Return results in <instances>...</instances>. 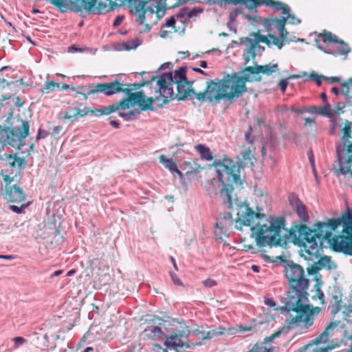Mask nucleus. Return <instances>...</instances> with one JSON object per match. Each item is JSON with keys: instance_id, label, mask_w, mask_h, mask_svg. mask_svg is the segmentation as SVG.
Instances as JSON below:
<instances>
[{"instance_id": "nucleus-60", "label": "nucleus", "mask_w": 352, "mask_h": 352, "mask_svg": "<svg viewBox=\"0 0 352 352\" xmlns=\"http://www.w3.org/2000/svg\"><path fill=\"white\" fill-rule=\"evenodd\" d=\"M170 276L171 277V279L175 285L182 286L183 283L180 278L174 273V272H169Z\"/></svg>"}, {"instance_id": "nucleus-61", "label": "nucleus", "mask_w": 352, "mask_h": 352, "mask_svg": "<svg viewBox=\"0 0 352 352\" xmlns=\"http://www.w3.org/2000/svg\"><path fill=\"white\" fill-rule=\"evenodd\" d=\"M203 285L206 287L210 288V287H212L217 285V282L214 280L211 279V278H208V279H206V280L203 281Z\"/></svg>"}, {"instance_id": "nucleus-3", "label": "nucleus", "mask_w": 352, "mask_h": 352, "mask_svg": "<svg viewBox=\"0 0 352 352\" xmlns=\"http://www.w3.org/2000/svg\"><path fill=\"white\" fill-rule=\"evenodd\" d=\"M212 166L216 168L218 182L221 184L222 188L219 190V196L223 204L228 209H232L233 199L232 193L234 190L233 185L243 188V182L239 173H236L235 162L226 155L221 160H215Z\"/></svg>"}, {"instance_id": "nucleus-27", "label": "nucleus", "mask_w": 352, "mask_h": 352, "mask_svg": "<svg viewBox=\"0 0 352 352\" xmlns=\"http://www.w3.org/2000/svg\"><path fill=\"white\" fill-rule=\"evenodd\" d=\"M61 13H65L69 10L71 0H49Z\"/></svg>"}, {"instance_id": "nucleus-37", "label": "nucleus", "mask_w": 352, "mask_h": 352, "mask_svg": "<svg viewBox=\"0 0 352 352\" xmlns=\"http://www.w3.org/2000/svg\"><path fill=\"white\" fill-rule=\"evenodd\" d=\"M319 115L327 116L328 118H332L334 113L332 112L331 105L329 102L324 104L323 107H320Z\"/></svg>"}, {"instance_id": "nucleus-21", "label": "nucleus", "mask_w": 352, "mask_h": 352, "mask_svg": "<svg viewBox=\"0 0 352 352\" xmlns=\"http://www.w3.org/2000/svg\"><path fill=\"white\" fill-rule=\"evenodd\" d=\"M242 224L245 226H250L255 219H261L265 217L263 213L255 212L248 205L245 206V211L241 214Z\"/></svg>"}, {"instance_id": "nucleus-54", "label": "nucleus", "mask_w": 352, "mask_h": 352, "mask_svg": "<svg viewBox=\"0 0 352 352\" xmlns=\"http://www.w3.org/2000/svg\"><path fill=\"white\" fill-rule=\"evenodd\" d=\"M331 262V260L330 256H324L321 257L317 263L320 266V267H322L329 265Z\"/></svg>"}, {"instance_id": "nucleus-47", "label": "nucleus", "mask_w": 352, "mask_h": 352, "mask_svg": "<svg viewBox=\"0 0 352 352\" xmlns=\"http://www.w3.org/2000/svg\"><path fill=\"white\" fill-rule=\"evenodd\" d=\"M1 176L3 177V180L5 184L4 186H3V188H11V186L14 185V184H12V183L14 180V177H11L8 175H4L3 173H1Z\"/></svg>"}, {"instance_id": "nucleus-36", "label": "nucleus", "mask_w": 352, "mask_h": 352, "mask_svg": "<svg viewBox=\"0 0 352 352\" xmlns=\"http://www.w3.org/2000/svg\"><path fill=\"white\" fill-rule=\"evenodd\" d=\"M327 79V77L322 75H318L316 72L314 71H312L310 74L309 75L307 79L306 80H313L314 81L318 86H320L322 84V80Z\"/></svg>"}, {"instance_id": "nucleus-6", "label": "nucleus", "mask_w": 352, "mask_h": 352, "mask_svg": "<svg viewBox=\"0 0 352 352\" xmlns=\"http://www.w3.org/2000/svg\"><path fill=\"white\" fill-rule=\"evenodd\" d=\"M298 287L289 285L287 292L285 302L294 309V312L298 315L291 319H286L285 323L288 329H292L295 326L303 322V327L308 329L314 324V307L312 305H305L300 301L298 296Z\"/></svg>"}, {"instance_id": "nucleus-24", "label": "nucleus", "mask_w": 352, "mask_h": 352, "mask_svg": "<svg viewBox=\"0 0 352 352\" xmlns=\"http://www.w3.org/2000/svg\"><path fill=\"white\" fill-rule=\"evenodd\" d=\"M255 0H222L221 8H226L227 5H244L249 10H254Z\"/></svg>"}, {"instance_id": "nucleus-38", "label": "nucleus", "mask_w": 352, "mask_h": 352, "mask_svg": "<svg viewBox=\"0 0 352 352\" xmlns=\"http://www.w3.org/2000/svg\"><path fill=\"white\" fill-rule=\"evenodd\" d=\"M55 90V82L47 81L43 85V88L41 89L42 94H50Z\"/></svg>"}, {"instance_id": "nucleus-7", "label": "nucleus", "mask_w": 352, "mask_h": 352, "mask_svg": "<svg viewBox=\"0 0 352 352\" xmlns=\"http://www.w3.org/2000/svg\"><path fill=\"white\" fill-rule=\"evenodd\" d=\"M122 85L123 84L118 79L108 83H98L95 87V89L91 91L90 93L101 92L107 96L118 93L125 94L127 96L126 98H122L118 103H115L118 110H124L129 107V104L131 106L137 105V103L140 101L138 100V98L140 97L138 94L131 92V90L128 89H123Z\"/></svg>"}, {"instance_id": "nucleus-15", "label": "nucleus", "mask_w": 352, "mask_h": 352, "mask_svg": "<svg viewBox=\"0 0 352 352\" xmlns=\"http://www.w3.org/2000/svg\"><path fill=\"white\" fill-rule=\"evenodd\" d=\"M344 233L346 235L333 239L332 248L337 252L352 256V225L351 227L344 226Z\"/></svg>"}, {"instance_id": "nucleus-50", "label": "nucleus", "mask_w": 352, "mask_h": 352, "mask_svg": "<svg viewBox=\"0 0 352 352\" xmlns=\"http://www.w3.org/2000/svg\"><path fill=\"white\" fill-rule=\"evenodd\" d=\"M188 8L187 7L182 8L179 10V11L174 15L175 19L180 20V21L184 24V21L182 20L186 16H188Z\"/></svg>"}, {"instance_id": "nucleus-34", "label": "nucleus", "mask_w": 352, "mask_h": 352, "mask_svg": "<svg viewBox=\"0 0 352 352\" xmlns=\"http://www.w3.org/2000/svg\"><path fill=\"white\" fill-rule=\"evenodd\" d=\"M164 345L168 349H176L177 347H184L185 345L182 339H175L173 340H168V337L164 342Z\"/></svg>"}, {"instance_id": "nucleus-16", "label": "nucleus", "mask_w": 352, "mask_h": 352, "mask_svg": "<svg viewBox=\"0 0 352 352\" xmlns=\"http://www.w3.org/2000/svg\"><path fill=\"white\" fill-rule=\"evenodd\" d=\"M0 193L3 199L8 203L20 204L26 199V195L18 184H14L11 188H0Z\"/></svg>"}, {"instance_id": "nucleus-35", "label": "nucleus", "mask_w": 352, "mask_h": 352, "mask_svg": "<svg viewBox=\"0 0 352 352\" xmlns=\"http://www.w3.org/2000/svg\"><path fill=\"white\" fill-rule=\"evenodd\" d=\"M331 303L336 307V309L333 311V313L336 314L341 308L342 294L339 291H335L334 293L332 294Z\"/></svg>"}, {"instance_id": "nucleus-13", "label": "nucleus", "mask_w": 352, "mask_h": 352, "mask_svg": "<svg viewBox=\"0 0 352 352\" xmlns=\"http://www.w3.org/2000/svg\"><path fill=\"white\" fill-rule=\"evenodd\" d=\"M340 324V321H332L325 328L324 331L311 342L300 347L299 352H329L332 348L328 346H321V344L326 343L331 332L336 328Z\"/></svg>"}, {"instance_id": "nucleus-53", "label": "nucleus", "mask_w": 352, "mask_h": 352, "mask_svg": "<svg viewBox=\"0 0 352 352\" xmlns=\"http://www.w3.org/2000/svg\"><path fill=\"white\" fill-rule=\"evenodd\" d=\"M204 8L200 7H195L189 12H188V18L191 19L194 16H197L199 14L203 12Z\"/></svg>"}, {"instance_id": "nucleus-9", "label": "nucleus", "mask_w": 352, "mask_h": 352, "mask_svg": "<svg viewBox=\"0 0 352 352\" xmlns=\"http://www.w3.org/2000/svg\"><path fill=\"white\" fill-rule=\"evenodd\" d=\"M187 67H180L174 72H168L162 74L157 80L159 92L166 94L173 100L174 91L173 85L179 82H188L186 77Z\"/></svg>"}, {"instance_id": "nucleus-18", "label": "nucleus", "mask_w": 352, "mask_h": 352, "mask_svg": "<svg viewBox=\"0 0 352 352\" xmlns=\"http://www.w3.org/2000/svg\"><path fill=\"white\" fill-rule=\"evenodd\" d=\"M254 12H257L256 8L261 5H265L267 7H271L275 11L281 10L282 14H288L291 12L290 7L281 1L274 0H255Z\"/></svg>"}, {"instance_id": "nucleus-43", "label": "nucleus", "mask_w": 352, "mask_h": 352, "mask_svg": "<svg viewBox=\"0 0 352 352\" xmlns=\"http://www.w3.org/2000/svg\"><path fill=\"white\" fill-rule=\"evenodd\" d=\"M285 17L287 18V23L292 25H298L301 23V20L298 19L294 14H291V12H289L288 14H283Z\"/></svg>"}, {"instance_id": "nucleus-62", "label": "nucleus", "mask_w": 352, "mask_h": 352, "mask_svg": "<svg viewBox=\"0 0 352 352\" xmlns=\"http://www.w3.org/2000/svg\"><path fill=\"white\" fill-rule=\"evenodd\" d=\"M156 8H157V11H156L157 16L159 19L163 17L165 15L166 8V7H161L160 6H157L156 7Z\"/></svg>"}, {"instance_id": "nucleus-5", "label": "nucleus", "mask_w": 352, "mask_h": 352, "mask_svg": "<svg viewBox=\"0 0 352 352\" xmlns=\"http://www.w3.org/2000/svg\"><path fill=\"white\" fill-rule=\"evenodd\" d=\"M13 109H10L6 124L0 125V151L4 149L6 145L20 149L25 145L24 140L29 135L30 124L28 121L19 118L20 126H13Z\"/></svg>"}, {"instance_id": "nucleus-64", "label": "nucleus", "mask_w": 352, "mask_h": 352, "mask_svg": "<svg viewBox=\"0 0 352 352\" xmlns=\"http://www.w3.org/2000/svg\"><path fill=\"white\" fill-rule=\"evenodd\" d=\"M307 111L309 113L319 115L320 107L314 106V105L313 106L307 107Z\"/></svg>"}, {"instance_id": "nucleus-31", "label": "nucleus", "mask_w": 352, "mask_h": 352, "mask_svg": "<svg viewBox=\"0 0 352 352\" xmlns=\"http://www.w3.org/2000/svg\"><path fill=\"white\" fill-rule=\"evenodd\" d=\"M118 111V107H116L115 103L109 105V106H104L101 109H95L90 111V113H95L96 111H99L98 116L102 115H109L111 113L116 112Z\"/></svg>"}, {"instance_id": "nucleus-12", "label": "nucleus", "mask_w": 352, "mask_h": 352, "mask_svg": "<svg viewBox=\"0 0 352 352\" xmlns=\"http://www.w3.org/2000/svg\"><path fill=\"white\" fill-rule=\"evenodd\" d=\"M278 70V66L276 63L265 65H256L254 67L248 66L242 70V75L239 76V80L243 85H245L247 82H260L262 80L260 73L270 76Z\"/></svg>"}, {"instance_id": "nucleus-25", "label": "nucleus", "mask_w": 352, "mask_h": 352, "mask_svg": "<svg viewBox=\"0 0 352 352\" xmlns=\"http://www.w3.org/2000/svg\"><path fill=\"white\" fill-rule=\"evenodd\" d=\"M196 150L200 154L201 159L206 161H211L213 159L210 149L206 145L201 144H197L196 146Z\"/></svg>"}, {"instance_id": "nucleus-8", "label": "nucleus", "mask_w": 352, "mask_h": 352, "mask_svg": "<svg viewBox=\"0 0 352 352\" xmlns=\"http://www.w3.org/2000/svg\"><path fill=\"white\" fill-rule=\"evenodd\" d=\"M109 1L110 8H108L106 3L98 1V0H71L69 10L79 13L82 12V9H84L89 14H103L113 11L116 8L122 6L116 1Z\"/></svg>"}, {"instance_id": "nucleus-20", "label": "nucleus", "mask_w": 352, "mask_h": 352, "mask_svg": "<svg viewBox=\"0 0 352 352\" xmlns=\"http://www.w3.org/2000/svg\"><path fill=\"white\" fill-rule=\"evenodd\" d=\"M187 84L188 82L176 84L177 94L176 95L174 94L173 99L176 98L179 101H185L189 98L191 99L190 97L192 96L195 97V95L198 93H196L193 89L187 87Z\"/></svg>"}, {"instance_id": "nucleus-51", "label": "nucleus", "mask_w": 352, "mask_h": 352, "mask_svg": "<svg viewBox=\"0 0 352 352\" xmlns=\"http://www.w3.org/2000/svg\"><path fill=\"white\" fill-rule=\"evenodd\" d=\"M268 37L272 40V44L276 45L279 50L282 49L283 46V40H280L273 34H268Z\"/></svg>"}, {"instance_id": "nucleus-4", "label": "nucleus", "mask_w": 352, "mask_h": 352, "mask_svg": "<svg viewBox=\"0 0 352 352\" xmlns=\"http://www.w3.org/2000/svg\"><path fill=\"white\" fill-rule=\"evenodd\" d=\"M268 222L269 225L256 224L251 228L256 235V245L260 248L283 246L286 243L284 237L280 236V232L282 230L288 231L285 228V218L281 216H270Z\"/></svg>"}, {"instance_id": "nucleus-1", "label": "nucleus", "mask_w": 352, "mask_h": 352, "mask_svg": "<svg viewBox=\"0 0 352 352\" xmlns=\"http://www.w3.org/2000/svg\"><path fill=\"white\" fill-rule=\"evenodd\" d=\"M342 225L343 232L344 226H352V210L348 208L347 213L340 218L329 219L327 222L318 221L314 225V228L311 229L305 224L296 226L298 234L307 243L300 242L305 249V252L318 258L320 255L318 253V239H324L329 240L332 236L331 230H335L339 226Z\"/></svg>"}, {"instance_id": "nucleus-59", "label": "nucleus", "mask_w": 352, "mask_h": 352, "mask_svg": "<svg viewBox=\"0 0 352 352\" xmlns=\"http://www.w3.org/2000/svg\"><path fill=\"white\" fill-rule=\"evenodd\" d=\"M314 280L316 281V283L314 285V289L321 288L322 285H323L321 275L320 274L316 275L314 277Z\"/></svg>"}, {"instance_id": "nucleus-42", "label": "nucleus", "mask_w": 352, "mask_h": 352, "mask_svg": "<svg viewBox=\"0 0 352 352\" xmlns=\"http://www.w3.org/2000/svg\"><path fill=\"white\" fill-rule=\"evenodd\" d=\"M274 24L276 28L278 30H283L284 27L285 26V24L287 23V18L284 16H280V18H274Z\"/></svg>"}, {"instance_id": "nucleus-14", "label": "nucleus", "mask_w": 352, "mask_h": 352, "mask_svg": "<svg viewBox=\"0 0 352 352\" xmlns=\"http://www.w3.org/2000/svg\"><path fill=\"white\" fill-rule=\"evenodd\" d=\"M136 94H138L140 96V97L138 98V100L140 101L137 103V105L139 107L140 111H155L156 109L153 105L155 101L162 100V103H157V107L162 109L164 107V105L172 100L169 96H168V95L164 93H162V94L160 93V96H156L155 98L147 97L143 91H138Z\"/></svg>"}, {"instance_id": "nucleus-41", "label": "nucleus", "mask_w": 352, "mask_h": 352, "mask_svg": "<svg viewBox=\"0 0 352 352\" xmlns=\"http://www.w3.org/2000/svg\"><path fill=\"white\" fill-rule=\"evenodd\" d=\"M342 140L344 141H349L352 140V137L351 135V128L350 126V123H347L344 125V128L342 129Z\"/></svg>"}, {"instance_id": "nucleus-52", "label": "nucleus", "mask_w": 352, "mask_h": 352, "mask_svg": "<svg viewBox=\"0 0 352 352\" xmlns=\"http://www.w3.org/2000/svg\"><path fill=\"white\" fill-rule=\"evenodd\" d=\"M316 292V294L312 296L314 300H316L318 298L320 301V303L323 305L324 303V294L322 291L321 288L314 289Z\"/></svg>"}, {"instance_id": "nucleus-56", "label": "nucleus", "mask_w": 352, "mask_h": 352, "mask_svg": "<svg viewBox=\"0 0 352 352\" xmlns=\"http://www.w3.org/2000/svg\"><path fill=\"white\" fill-rule=\"evenodd\" d=\"M252 131V127L251 125H249L248 131L245 133V140L249 144H253L254 138L251 137V133Z\"/></svg>"}, {"instance_id": "nucleus-63", "label": "nucleus", "mask_w": 352, "mask_h": 352, "mask_svg": "<svg viewBox=\"0 0 352 352\" xmlns=\"http://www.w3.org/2000/svg\"><path fill=\"white\" fill-rule=\"evenodd\" d=\"M263 24L267 30H269L270 28H271V26L274 24V18H270V19L264 18V19H263Z\"/></svg>"}, {"instance_id": "nucleus-58", "label": "nucleus", "mask_w": 352, "mask_h": 352, "mask_svg": "<svg viewBox=\"0 0 352 352\" xmlns=\"http://www.w3.org/2000/svg\"><path fill=\"white\" fill-rule=\"evenodd\" d=\"M275 310H280L281 311H286L287 313H289L291 311L294 312V309L288 303L286 302H285V305L279 307H276L274 309Z\"/></svg>"}, {"instance_id": "nucleus-39", "label": "nucleus", "mask_w": 352, "mask_h": 352, "mask_svg": "<svg viewBox=\"0 0 352 352\" xmlns=\"http://www.w3.org/2000/svg\"><path fill=\"white\" fill-rule=\"evenodd\" d=\"M300 77V75L293 74L289 76L287 78L281 79L279 82V87L282 92H285L286 91L287 87L288 85V80L289 79H296Z\"/></svg>"}, {"instance_id": "nucleus-23", "label": "nucleus", "mask_w": 352, "mask_h": 352, "mask_svg": "<svg viewBox=\"0 0 352 352\" xmlns=\"http://www.w3.org/2000/svg\"><path fill=\"white\" fill-rule=\"evenodd\" d=\"M6 159L8 160V165L11 168H14L17 164L18 167L23 169L26 164V161L24 158H21L16 154H4Z\"/></svg>"}, {"instance_id": "nucleus-46", "label": "nucleus", "mask_w": 352, "mask_h": 352, "mask_svg": "<svg viewBox=\"0 0 352 352\" xmlns=\"http://www.w3.org/2000/svg\"><path fill=\"white\" fill-rule=\"evenodd\" d=\"M175 16L174 15L171 16L166 21L165 23L162 25L161 29L164 28H173L175 32H177V30L175 29Z\"/></svg>"}, {"instance_id": "nucleus-2", "label": "nucleus", "mask_w": 352, "mask_h": 352, "mask_svg": "<svg viewBox=\"0 0 352 352\" xmlns=\"http://www.w3.org/2000/svg\"><path fill=\"white\" fill-rule=\"evenodd\" d=\"M237 73L224 76L222 79L215 78L206 82L204 91L195 95V98L201 103L208 102L216 104L222 100H227L232 103L235 98H239L244 93L249 91L246 85L239 82Z\"/></svg>"}, {"instance_id": "nucleus-40", "label": "nucleus", "mask_w": 352, "mask_h": 352, "mask_svg": "<svg viewBox=\"0 0 352 352\" xmlns=\"http://www.w3.org/2000/svg\"><path fill=\"white\" fill-rule=\"evenodd\" d=\"M139 113H140V111L134 110V111H129L127 113L120 112L118 113V116L122 118L126 121H131L132 120H133L136 114H139Z\"/></svg>"}, {"instance_id": "nucleus-10", "label": "nucleus", "mask_w": 352, "mask_h": 352, "mask_svg": "<svg viewBox=\"0 0 352 352\" xmlns=\"http://www.w3.org/2000/svg\"><path fill=\"white\" fill-rule=\"evenodd\" d=\"M280 260V264L285 267V275L288 280L289 285H305L307 283V278L305 276V271L302 266L295 263L292 260L285 259L281 256H276L271 260L276 262Z\"/></svg>"}, {"instance_id": "nucleus-22", "label": "nucleus", "mask_w": 352, "mask_h": 352, "mask_svg": "<svg viewBox=\"0 0 352 352\" xmlns=\"http://www.w3.org/2000/svg\"><path fill=\"white\" fill-rule=\"evenodd\" d=\"M246 46L247 49L245 50L243 55L244 63L245 65L250 62V59L254 60L256 55H261L265 51V47L260 45L259 43L255 45V46H254V47L252 50H250V44H248V45Z\"/></svg>"}, {"instance_id": "nucleus-11", "label": "nucleus", "mask_w": 352, "mask_h": 352, "mask_svg": "<svg viewBox=\"0 0 352 352\" xmlns=\"http://www.w3.org/2000/svg\"><path fill=\"white\" fill-rule=\"evenodd\" d=\"M322 37V42L324 43H333L339 45L338 47H324L320 44V39H316V43L318 49L322 51L325 54H331L333 56H346L351 51L349 45L343 40L340 39L338 36L332 34L330 32L324 31L322 34L320 35Z\"/></svg>"}, {"instance_id": "nucleus-48", "label": "nucleus", "mask_w": 352, "mask_h": 352, "mask_svg": "<svg viewBox=\"0 0 352 352\" xmlns=\"http://www.w3.org/2000/svg\"><path fill=\"white\" fill-rule=\"evenodd\" d=\"M96 86V85H91L89 86H88V87H82V89L86 91V93L85 94H82V93H80V92H78V94H81L82 96H83V98L84 100H87V97L89 95H94L95 94H98V92H94V93H90L91 91L92 90H94L95 89V87Z\"/></svg>"}, {"instance_id": "nucleus-55", "label": "nucleus", "mask_w": 352, "mask_h": 352, "mask_svg": "<svg viewBox=\"0 0 352 352\" xmlns=\"http://www.w3.org/2000/svg\"><path fill=\"white\" fill-rule=\"evenodd\" d=\"M50 135V133L44 129H38L37 135L36 136V141L38 142L41 139H44Z\"/></svg>"}, {"instance_id": "nucleus-28", "label": "nucleus", "mask_w": 352, "mask_h": 352, "mask_svg": "<svg viewBox=\"0 0 352 352\" xmlns=\"http://www.w3.org/2000/svg\"><path fill=\"white\" fill-rule=\"evenodd\" d=\"M142 41L138 38H134L131 41H128L126 42H122L120 44V47L119 48V50L125 51L135 50L138 46H140L142 44Z\"/></svg>"}, {"instance_id": "nucleus-44", "label": "nucleus", "mask_w": 352, "mask_h": 352, "mask_svg": "<svg viewBox=\"0 0 352 352\" xmlns=\"http://www.w3.org/2000/svg\"><path fill=\"white\" fill-rule=\"evenodd\" d=\"M29 205L30 203L23 204L21 206L10 205L9 206V209L13 212H15L16 214H21L24 212L25 209H26Z\"/></svg>"}, {"instance_id": "nucleus-49", "label": "nucleus", "mask_w": 352, "mask_h": 352, "mask_svg": "<svg viewBox=\"0 0 352 352\" xmlns=\"http://www.w3.org/2000/svg\"><path fill=\"white\" fill-rule=\"evenodd\" d=\"M321 267L318 264L317 262H315L313 265H311L310 267L307 268V271L309 275H318V272L319 270H320Z\"/></svg>"}, {"instance_id": "nucleus-57", "label": "nucleus", "mask_w": 352, "mask_h": 352, "mask_svg": "<svg viewBox=\"0 0 352 352\" xmlns=\"http://www.w3.org/2000/svg\"><path fill=\"white\" fill-rule=\"evenodd\" d=\"M184 332L183 331H178L168 336V340H173L175 339H182L184 336Z\"/></svg>"}, {"instance_id": "nucleus-26", "label": "nucleus", "mask_w": 352, "mask_h": 352, "mask_svg": "<svg viewBox=\"0 0 352 352\" xmlns=\"http://www.w3.org/2000/svg\"><path fill=\"white\" fill-rule=\"evenodd\" d=\"M159 160L165 168L168 169L171 173H174V171L177 168V164L173 158H167L165 155H161L159 157Z\"/></svg>"}, {"instance_id": "nucleus-19", "label": "nucleus", "mask_w": 352, "mask_h": 352, "mask_svg": "<svg viewBox=\"0 0 352 352\" xmlns=\"http://www.w3.org/2000/svg\"><path fill=\"white\" fill-rule=\"evenodd\" d=\"M250 35L254 38L252 39L248 37H243L240 39L241 43H244L245 45H248V44H250V50H253L254 47V46L259 43H265L268 47L272 45V42L267 38V36L262 35L259 31L257 32H252Z\"/></svg>"}, {"instance_id": "nucleus-30", "label": "nucleus", "mask_w": 352, "mask_h": 352, "mask_svg": "<svg viewBox=\"0 0 352 352\" xmlns=\"http://www.w3.org/2000/svg\"><path fill=\"white\" fill-rule=\"evenodd\" d=\"M90 109L87 107H85L82 109H80L79 108L76 109V113H74L72 114L70 112H66L65 115L63 116V118L65 120H72V118H76L77 117H84L86 115H87L89 113H90Z\"/></svg>"}, {"instance_id": "nucleus-32", "label": "nucleus", "mask_w": 352, "mask_h": 352, "mask_svg": "<svg viewBox=\"0 0 352 352\" xmlns=\"http://www.w3.org/2000/svg\"><path fill=\"white\" fill-rule=\"evenodd\" d=\"M309 285V280H307V283L305 285H298V298L300 299V301L303 303L304 301L308 300V293L307 292Z\"/></svg>"}, {"instance_id": "nucleus-17", "label": "nucleus", "mask_w": 352, "mask_h": 352, "mask_svg": "<svg viewBox=\"0 0 352 352\" xmlns=\"http://www.w3.org/2000/svg\"><path fill=\"white\" fill-rule=\"evenodd\" d=\"M289 204L298 216L301 223H302V224L307 223L309 220V214L307 207L302 201L294 193L289 195Z\"/></svg>"}, {"instance_id": "nucleus-45", "label": "nucleus", "mask_w": 352, "mask_h": 352, "mask_svg": "<svg viewBox=\"0 0 352 352\" xmlns=\"http://www.w3.org/2000/svg\"><path fill=\"white\" fill-rule=\"evenodd\" d=\"M145 331H151L155 336H157L159 338H162L164 336V332L162 329L157 326H151L145 329Z\"/></svg>"}, {"instance_id": "nucleus-29", "label": "nucleus", "mask_w": 352, "mask_h": 352, "mask_svg": "<svg viewBox=\"0 0 352 352\" xmlns=\"http://www.w3.org/2000/svg\"><path fill=\"white\" fill-rule=\"evenodd\" d=\"M156 79V76H153L150 80H144L142 82H135L132 84H123V89H128L132 92L133 90H138L144 85H150L151 82Z\"/></svg>"}, {"instance_id": "nucleus-33", "label": "nucleus", "mask_w": 352, "mask_h": 352, "mask_svg": "<svg viewBox=\"0 0 352 352\" xmlns=\"http://www.w3.org/2000/svg\"><path fill=\"white\" fill-rule=\"evenodd\" d=\"M225 328L219 327L211 331H207L206 335L202 337V340H210L214 337L219 336L223 334Z\"/></svg>"}]
</instances>
